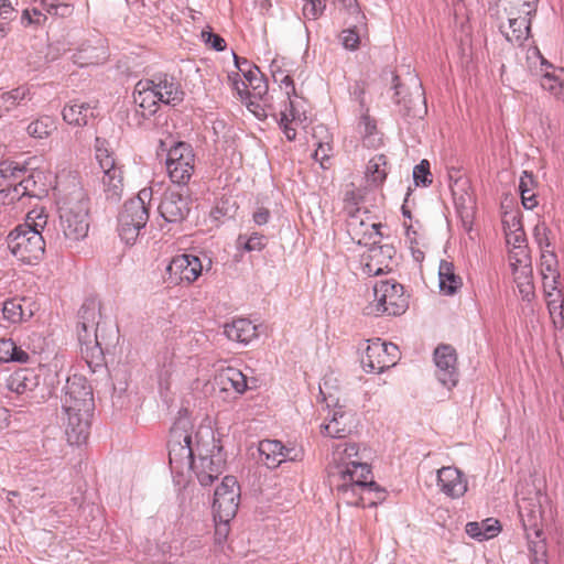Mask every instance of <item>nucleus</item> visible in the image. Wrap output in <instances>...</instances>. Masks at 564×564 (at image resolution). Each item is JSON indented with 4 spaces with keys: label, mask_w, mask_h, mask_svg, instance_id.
Listing matches in <instances>:
<instances>
[{
    "label": "nucleus",
    "mask_w": 564,
    "mask_h": 564,
    "mask_svg": "<svg viewBox=\"0 0 564 564\" xmlns=\"http://www.w3.org/2000/svg\"><path fill=\"white\" fill-rule=\"evenodd\" d=\"M63 409L67 414L66 434L72 444L86 442L89 435V417L94 410L90 386L83 377L74 376L67 380Z\"/></svg>",
    "instance_id": "obj_1"
},
{
    "label": "nucleus",
    "mask_w": 564,
    "mask_h": 564,
    "mask_svg": "<svg viewBox=\"0 0 564 564\" xmlns=\"http://www.w3.org/2000/svg\"><path fill=\"white\" fill-rule=\"evenodd\" d=\"M539 0H499L497 18L506 40L522 45L531 35V23L536 17Z\"/></svg>",
    "instance_id": "obj_2"
},
{
    "label": "nucleus",
    "mask_w": 564,
    "mask_h": 564,
    "mask_svg": "<svg viewBox=\"0 0 564 564\" xmlns=\"http://www.w3.org/2000/svg\"><path fill=\"white\" fill-rule=\"evenodd\" d=\"M196 457L191 469L202 486H209L224 471L226 457L220 440L209 427H199L195 434Z\"/></svg>",
    "instance_id": "obj_3"
},
{
    "label": "nucleus",
    "mask_w": 564,
    "mask_h": 564,
    "mask_svg": "<svg viewBox=\"0 0 564 564\" xmlns=\"http://www.w3.org/2000/svg\"><path fill=\"white\" fill-rule=\"evenodd\" d=\"M89 197L85 189L74 184L72 192L65 194L59 204V225L64 236L78 241L89 230Z\"/></svg>",
    "instance_id": "obj_4"
},
{
    "label": "nucleus",
    "mask_w": 564,
    "mask_h": 564,
    "mask_svg": "<svg viewBox=\"0 0 564 564\" xmlns=\"http://www.w3.org/2000/svg\"><path fill=\"white\" fill-rule=\"evenodd\" d=\"M270 70L275 83L280 87V127L288 140L292 141L296 137L297 127L305 119L304 113L300 110V105L292 97H296L295 86L292 77L286 74L278 59H273Z\"/></svg>",
    "instance_id": "obj_5"
},
{
    "label": "nucleus",
    "mask_w": 564,
    "mask_h": 564,
    "mask_svg": "<svg viewBox=\"0 0 564 564\" xmlns=\"http://www.w3.org/2000/svg\"><path fill=\"white\" fill-rule=\"evenodd\" d=\"M152 199V188L144 187L138 195L128 199L118 215L117 231L127 245H134L141 230L149 221V205Z\"/></svg>",
    "instance_id": "obj_6"
},
{
    "label": "nucleus",
    "mask_w": 564,
    "mask_h": 564,
    "mask_svg": "<svg viewBox=\"0 0 564 564\" xmlns=\"http://www.w3.org/2000/svg\"><path fill=\"white\" fill-rule=\"evenodd\" d=\"M540 273L550 317L555 327H563V295L560 289L558 261L554 249L541 253Z\"/></svg>",
    "instance_id": "obj_7"
},
{
    "label": "nucleus",
    "mask_w": 564,
    "mask_h": 564,
    "mask_svg": "<svg viewBox=\"0 0 564 564\" xmlns=\"http://www.w3.org/2000/svg\"><path fill=\"white\" fill-rule=\"evenodd\" d=\"M359 478L337 490L339 498L349 506L375 507L386 498V492L373 481L371 467H359Z\"/></svg>",
    "instance_id": "obj_8"
},
{
    "label": "nucleus",
    "mask_w": 564,
    "mask_h": 564,
    "mask_svg": "<svg viewBox=\"0 0 564 564\" xmlns=\"http://www.w3.org/2000/svg\"><path fill=\"white\" fill-rule=\"evenodd\" d=\"M408 308L403 286L394 281H379L373 285V300L365 307L367 315L398 316Z\"/></svg>",
    "instance_id": "obj_9"
},
{
    "label": "nucleus",
    "mask_w": 564,
    "mask_h": 564,
    "mask_svg": "<svg viewBox=\"0 0 564 564\" xmlns=\"http://www.w3.org/2000/svg\"><path fill=\"white\" fill-rule=\"evenodd\" d=\"M527 59L540 87L555 100L564 104V68L546 61L536 46L529 50Z\"/></svg>",
    "instance_id": "obj_10"
},
{
    "label": "nucleus",
    "mask_w": 564,
    "mask_h": 564,
    "mask_svg": "<svg viewBox=\"0 0 564 564\" xmlns=\"http://www.w3.org/2000/svg\"><path fill=\"white\" fill-rule=\"evenodd\" d=\"M361 459L360 447L356 443H344L335 448L329 476L336 490L352 481L351 473H356L359 477V467L369 466Z\"/></svg>",
    "instance_id": "obj_11"
},
{
    "label": "nucleus",
    "mask_w": 564,
    "mask_h": 564,
    "mask_svg": "<svg viewBox=\"0 0 564 564\" xmlns=\"http://www.w3.org/2000/svg\"><path fill=\"white\" fill-rule=\"evenodd\" d=\"M547 505V497L539 491L531 497L522 498L518 502L519 516L527 541L530 539H545L543 527Z\"/></svg>",
    "instance_id": "obj_12"
},
{
    "label": "nucleus",
    "mask_w": 564,
    "mask_h": 564,
    "mask_svg": "<svg viewBox=\"0 0 564 564\" xmlns=\"http://www.w3.org/2000/svg\"><path fill=\"white\" fill-rule=\"evenodd\" d=\"M8 248L22 263H39L45 251V242L40 231L21 234L20 229H13L8 236Z\"/></svg>",
    "instance_id": "obj_13"
},
{
    "label": "nucleus",
    "mask_w": 564,
    "mask_h": 564,
    "mask_svg": "<svg viewBox=\"0 0 564 564\" xmlns=\"http://www.w3.org/2000/svg\"><path fill=\"white\" fill-rule=\"evenodd\" d=\"M169 448V459L172 468L181 474L185 468L191 469L192 460L196 457V444L193 445L192 436L185 429L184 422H178L172 427Z\"/></svg>",
    "instance_id": "obj_14"
},
{
    "label": "nucleus",
    "mask_w": 564,
    "mask_h": 564,
    "mask_svg": "<svg viewBox=\"0 0 564 564\" xmlns=\"http://www.w3.org/2000/svg\"><path fill=\"white\" fill-rule=\"evenodd\" d=\"M240 486L234 476H226L216 488L213 502L215 521L230 522L237 514Z\"/></svg>",
    "instance_id": "obj_15"
},
{
    "label": "nucleus",
    "mask_w": 564,
    "mask_h": 564,
    "mask_svg": "<svg viewBox=\"0 0 564 564\" xmlns=\"http://www.w3.org/2000/svg\"><path fill=\"white\" fill-rule=\"evenodd\" d=\"M368 343L365 356L361 359L365 371L381 373L397 365L400 359V351L397 345L386 343L380 338L368 340Z\"/></svg>",
    "instance_id": "obj_16"
},
{
    "label": "nucleus",
    "mask_w": 564,
    "mask_h": 564,
    "mask_svg": "<svg viewBox=\"0 0 564 564\" xmlns=\"http://www.w3.org/2000/svg\"><path fill=\"white\" fill-rule=\"evenodd\" d=\"M166 169L172 182L186 184L195 169V155L189 144L178 142L169 150Z\"/></svg>",
    "instance_id": "obj_17"
},
{
    "label": "nucleus",
    "mask_w": 564,
    "mask_h": 564,
    "mask_svg": "<svg viewBox=\"0 0 564 564\" xmlns=\"http://www.w3.org/2000/svg\"><path fill=\"white\" fill-rule=\"evenodd\" d=\"M357 422L352 410L344 404L335 403L321 425V433L334 438H344L355 431Z\"/></svg>",
    "instance_id": "obj_18"
},
{
    "label": "nucleus",
    "mask_w": 564,
    "mask_h": 564,
    "mask_svg": "<svg viewBox=\"0 0 564 564\" xmlns=\"http://www.w3.org/2000/svg\"><path fill=\"white\" fill-rule=\"evenodd\" d=\"M238 68L243 72L246 80L239 79V74H229L228 82L237 91L240 98L246 95L247 98L263 99L268 95V84L263 79L260 69L253 66L249 69H242L239 59L236 57Z\"/></svg>",
    "instance_id": "obj_19"
},
{
    "label": "nucleus",
    "mask_w": 564,
    "mask_h": 564,
    "mask_svg": "<svg viewBox=\"0 0 564 564\" xmlns=\"http://www.w3.org/2000/svg\"><path fill=\"white\" fill-rule=\"evenodd\" d=\"M203 265L194 254L175 256L166 268L167 281L171 284L192 283L202 274Z\"/></svg>",
    "instance_id": "obj_20"
},
{
    "label": "nucleus",
    "mask_w": 564,
    "mask_h": 564,
    "mask_svg": "<svg viewBox=\"0 0 564 564\" xmlns=\"http://www.w3.org/2000/svg\"><path fill=\"white\" fill-rule=\"evenodd\" d=\"M393 254L394 249L389 245L369 248L360 258L362 273L375 276L391 271Z\"/></svg>",
    "instance_id": "obj_21"
},
{
    "label": "nucleus",
    "mask_w": 564,
    "mask_h": 564,
    "mask_svg": "<svg viewBox=\"0 0 564 564\" xmlns=\"http://www.w3.org/2000/svg\"><path fill=\"white\" fill-rule=\"evenodd\" d=\"M434 361L436 365V376L440 382L452 389L458 381L457 355L449 345H441L434 351Z\"/></svg>",
    "instance_id": "obj_22"
},
{
    "label": "nucleus",
    "mask_w": 564,
    "mask_h": 564,
    "mask_svg": "<svg viewBox=\"0 0 564 564\" xmlns=\"http://www.w3.org/2000/svg\"><path fill=\"white\" fill-rule=\"evenodd\" d=\"M189 212V196L176 191L165 192L159 205V213L167 223H181Z\"/></svg>",
    "instance_id": "obj_23"
},
{
    "label": "nucleus",
    "mask_w": 564,
    "mask_h": 564,
    "mask_svg": "<svg viewBox=\"0 0 564 564\" xmlns=\"http://www.w3.org/2000/svg\"><path fill=\"white\" fill-rule=\"evenodd\" d=\"M39 311L35 300L28 296H15L3 303L2 315L10 324L28 323Z\"/></svg>",
    "instance_id": "obj_24"
},
{
    "label": "nucleus",
    "mask_w": 564,
    "mask_h": 564,
    "mask_svg": "<svg viewBox=\"0 0 564 564\" xmlns=\"http://www.w3.org/2000/svg\"><path fill=\"white\" fill-rule=\"evenodd\" d=\"M261 460L269 468H275L281 463L289 460H299L303 456L301 449H289L276 440H263L259 444Z\"/></svg>",
    "instance_id": "obj_25"
},
{
    "label": "nucleus",
    "mask_w": 564,
    "mask_h": 564,
    "mask_svg": "<svg viewBox=\"0 0 564 564\" xmlns=\"http://www.w3.org/2000/svg\"><path fill=\"white\" fill-rule=\"evenodd\" d=\"M437 486L447 497L458 499L466 494L468 481L458 468L445 466L437 470Z\"/></svg>",
    "instance_id": "obj_26"
},
{
    "label": "nucleus",
    "mask_w": 564,
    "mask_h": 564,
    "mask_svg": "<svg viewBox=\"0 0 564 564\" xmlns=\"http://www.w3.org/2000/svg\"><path fill=\"white\" fill-rule=\"evenodd\" d=\"M153 87V83L149 79L138 82L134 87L133 102L135 110L144 118L153 116L162 102Z\"/></svg>",
    "instance_id": "obj_27"
},
{
    "label": "nucleus",
    "mask_w": 564,
    "mask_h": 564,
    "mask_svg": "<svg viewBox=\"0 0 564 564\" xmlns=\"http://www.w3.org/2000/svg\"><path fill=\"white\" fill-rule=\"evenodd\" d=\"M397 104L403 106L404 113L411 117H422L426 112L424 94L421 84H416L414 91L406 98L404 87L399 83V76L393 77Z\"/></svg>",
    "instance_id": "obj_28"
},
{
    "label": "nucleus",
    "mask_w": 564,
    "mask_h": 564,
    "mask_svg": "<svg viewBox=\"0 0 564 564\" xmlns=\"http://www.w3.org/2000/svg\"><path fill=\"white\" fill-rule=\"evenodd\" d=\"M149 80L153 83V90L158 94L162 104L176 106L183 101L184 91L180 83L172 76L161 75Z\"/></svg>",
    "instance_id": "obj_29"
},
{
    "label": "nucleus",
    "mask_w": 564,
    "mask_h": 564,
    "mask_svg": "<svg viewBox=\"0 0 564 564\" xmlns=\"http://www.w3.org/2000/svg\"><path fill=\"white\" fill-rule=\"evenodd\" d=\"M215 382L223 392L232 390L237 394H243L248 389L247 377L234 367L220 369L215 377Z\"/></svg>",
    "instance_id": "obj_30"
},
{
    "label": "nucleus",
    "mask_w": 564,
    "mask_h": 564,
    "mask_svg": "<svg viewBox=\"0 0 564 564\" xmlns=\"http://www.w3.org/2000/svg\"><path fill=\"white\" fill-rule=\"evenodd\" d=\"M96 107L89 102L73 101L63 108L62 116L66 123L85 127L95 117Z\"/></svg>",
    "instance_id": "obj_31"
},
{
    "label": "nucleus",
    "mask_w": 564,
    "mask_h": 564,
    "mask_svg": "<svg viewBox=\"0 0 564 564\" xmlns=\"http://www.w3.org/2000/svg\"><path fill=\"white\" fill-rule=\"evenodd\" d=\"M510 265L512 267L513 280L522 299L530 301L534 295L530 258L528 257L527 262H517V259L510 260Z\"/></svg>",
    "instance_id": "obj_32"
},
{
    "label": "nucleus",
    "mask_w": 564,
    "mask_h": 564,
    "mask_svg": "<svg viewBox=\"0 0 564 564\" xmlns=\"http://www.w3.org/2000/svg\"><path fill=\"white\" fill-rule=\"evenodd\" d=\"M438 286L444 295H454L463 286V279L456 273L453 262L442 260L438 267Z\"/></svg>",
    "instance_id": "obj_33"
},
{
    "label": "nucleus",
    "mask_w": 564,
    "mask_h": 564,
    "mask_svg": "<svg viewBox=\"0 0 564 564\" xmlns=\"http://www.w3.org/2000/svg\"><path fill=\"white\" fill-rule=\"evenodd\" d=\"M225 334L230 340L248 344L257 337V326L247 318H238L225 326Z\"/></svg>",
    "instance_id": "obj_34"
},
{
    "label": "nucleus",
    "mask_w": 564,
    "mask_h": 564,
    "mask_svg": "<svg viewBox=\"0 0 564 564\" xmlns=\"http://www.w3.org/2000/svg\"><path fill=\"white\" fill-rule=\"evenodd\" d=\"M465 531L470 538L484 541L497 536L501 531V525L497 519L488 518L480 522H468Z\"/></svg>",
    "instance_id": "obj_35"
},
{
    "label": "nucleus",
    "mask_w": 564,
    "mask_h": 564,
    "mask_svg": "<svg viewBox=\"0 0 564 564\" xmlns=\"http://www.w3.org/2000/svg\"><path fill=\"white\" fill-rule=\"evenodd\" d=\"M379 227L376 223H369L364 219L359 209L351 214L347 219V228L354 240H357L359 243L367 239L371 238L373 232H377V228Z\"/></svg>",
    "instance_id": "obj_36"
},
{
    "label": "nucleus",
    "mask_w": 564,
    "mask_h": 564,
    "mask_svg": "<svg viewBox=\"0 0 564 564\" xmlns=\"http://www.w3.org/2000/svg\"><path fill=\"white\" fill-rule=\"evenodd\" d=\"M24 170L14 165L12 162H3L0 164V192H9L11 188L18 189L22 186Z\"/></svg>",
    "instance_id": "obj_37"
},
{
    "label": "nucleus",
    "mask_w": 564,
    "mask_h": 564,
    "mask_svg": "<svg viewBox=\"0 0 564 564\" xmlns=\"http://www.w3.org/2000/svg\"><path fill=\"white\" fill-rule=\"evenodd\" d=\"M102 191L107 199L118 200L123 192L122 169H113L112 172H105L100 178Z\"/></svg>",
    "instance_id": "obj_38"
},
{
    "label": "nucleus",
    "mask_w": 564,
    "mask_h": 564,
    "mask_svg": "<svg viewBox=\"0 0 564 564\" xmlns=\"http://www.w3.org/2000/svg\"><path fill=\"white\" fill-rule=\"evenodd\" d=\"M538 182L531 172L524 171L520 177L519 191L521 194V202L524 208L533 209L538 206L536 198Z\"/></svg>",
    "instance_id": "obj_39"
},
{
    "label": "nucleus",
    "mask_w": 564,
    "mask_h": 564,
    "mask_svg": "<svg viewBox=\"0 0 564 564\" xmlns=\"http://www.w3.org/2000/svg\"><path fill=\"white\" fill-rule=\"evenodd\" d=\"M101 317L100 302L95 299L87 300L79 310V325L84 332L98 325Z\"/></svg>",
    "instance_id": "obj_40"
},
{
    "label": "nucleus",
    "mask_w": 564,
    "mask_h": 564,
    "mask_svg": "<svg viewBox=\"0 0 564 564\" xmlns=\"http://www.w3.org/2000/svg\"><path fill=\"white\" fill-rule=\"evenodd\" d=\"M505 235L507 243L513 247L509 253V260L517 259V262H527L529 253L524 230L507 231Z\"/></svg>",
    "instance_id": "obj_41"
},
{
    "label": "nucleus",
    "mask_w": 564,
    "mask_h": 564,
    "mask_svg": "<svg viewBox=\"0 0 564 564\" xmlns=\"http://www.w3.org/2000/svg\"><path fill=\"white\" fill-rule=\"evenodd\" d=\"M34 377L28 370H19L12 373L8 379V388L12 392L23 394L31 391L35 386Z\"/></svg>",
    "instance_id": "obj_42"
},
{
    "label": "nucleus",
    "mask_w": 564,
    "mask_h": 564,
    "mask_svg": "<svg viewBox=\"0 0 564 564\" xmlns=\"http://www.w3.org/2000/svg\"><path fill=\"white\" fill-rule=\"evenodd\" d=\"M29 360V355L23 349L18 347L15 343L10 338H1L0 339V361L9 362V361H18V362H26Z\"/></svg>",
    "instance_id": "obj_43"
},
{
    "label": "nucleus",
    "mask_w": 564,
    "mask_h": 564,
    "mask_svg": "<svg viewBox=\"0 0 564 564\" xmlns=\"http://www.w3.org/2000/svg\"><path fill=\"white\" fill-rule=\"evenodd\" d=\"M56 128L57 126L54 118L50 116H42L36 120L32 121L28 126L26 131L29 135L32 138L44 139L50 137L53 133V131L56 130Z\"/></svg>",
    "instance_id": "obj_44"
},
{
    "label": "nucleus",
    "mask_w": 564,
    "mask_h": 564,
    "mask_svg": "<svg viewBox=\"0 0 564 564\" xmlns=\"http://www.w3.org/2000/svg\"><path fill=\"white\" fill-rule=\"evenodd\" d=\"M47 224V215L43 208H34L28 213L25 221L14 229H20L21 234L29 231H42Z\"/></svg>",
    "instance_id": "obj_45"
},
{
    "label": "nucleus",
    "mask_w": 564,
    "mask_h": 564,
    "mask_svg": "<svg viewBox=\"0 0 564 564\" xmlns=\"http://www.w3.org/2000/svg\"><path fill=\"white\" fill-rule=\"evenodd\" d=\"M387 158L383 154L375 155L367 165V176L376 185L382 184L387 177Z\"/></svg>",
    "instance_id": "obj_46"
},
{
    "label": "nucleus",
    "mask_w": 564,
    "mask_h": 564,
    "mask_svg": "<svg viewBox=\"0 0 564 564\" xmlns=\"http://www.w3.org/2000/svg\"><path fill=\"white\" fill-rule=\"evenodd\" d=\"M325 133L324 140L316 141V150L314 152V159L318 161L322 165V167L325 166V162L328 161V159L332 155V144H330V137L327 133V129L324 126H318L314 130V138H317V134Z\"/></svg>",
    "instance_id": "obj_47"
},
{
    "label": "nucleus",
    "mask_w": 564,
    "mask_h": 564,
    "mask_svg": "<svg viewBox=\"0 0 564 564\" xmlns=\"http://www.w3.org/2000/svg\"><path fill=\"white\" fill-rule=\"evenodd\" d=\"M241 100L246 102L247 108L258 118L267 117V110L271 111L273 116H280V102L278 104V106L274 104H267L265 97L263 99H254L247 98L246 95L243 96V98H241Z\"/></svg>",
    "instance_id": "obj_48"
},
{
    "label": "nucleus",
    "mask_w": 564,
    "mask_h": 564,
    "mask_svg": "<svg viewBox=\"0 0 564 564\" xmlns=\"http://www.w3.org/2000/svg\"><path fill=\"white\" fill-rule=\"evenodd\" d=\"M96 160L98 161L99 167L105 172H112L113 169H121L107 148L104 147V142L99 138L96 139Z\"/></svg>",
    "instance_id": "obj_49"
},
{
    "label": "nucleus",
    "mask_w": 564,
    "mask_h": 564,
    "mask_svg": "<svg viewBox=\"0 0 564 564\" xmlns=\"http://www.w3.org/2000/svg\"><path fill=\"white\" fill-rule=\"evenodd\" d=\"M528 547L531 556V564H549L546 539H530Z\"/></svg>",
    "instance_id": "obj_50"
},
{
    "label": "nucleus",
    "mask_w": 564,
    "mask_h": 564,
    "mask_svg": "<svg viewBox=\"0 0 564 564\" xmlns=\"http://www.w3.org/2000/svg\"><path fill=\"white\" fill-rule=\"evenodd\" d=\"M337 4L339 10H343L347 14L351 15L356 20L357 24L361 25L365 32H367V18L366 14L361 11L357 0H337Z\"/></svg>",
    "instance_id": "obj_51"
},
{
    "label": "nucleus",
    "mask_w": 564,
    "mask_h": 564,
    "mask_svg": "<svg viewBox=\"0 0 564 564\" xmlns=\"http://www.w3.org/2000/svg\"><path fill=\"white\" fill-rule=\"evenodd\" d=\"M28 96L29 88L21 86L10 91L3 93L0 96V102L7 110H10L20 105V102L26 99Z\"/></svg>",
    "instance_id": "obj_52"
},
{
    "label": "nucleus",
    "mask_w": 564,
    "mask_h": 564,
    "mask_svg": "<svg viewBox=\"0 0 564 564\" xmlns=\"http://www.w3.org/2000/svg\"><path fill=\"white\" fill-rule=\"evenodd\" d=\"M238 243L243 246L246 251H260L267 246V238L258 232L250 236L240 235L238 237Z\"/></svg>",
    "instance_id": "obj_53"
},
{
    "label": "nucleus",
    "mask_w": 564,
    "mask_h": 564,
    "mask_svg": "<svg viewBox=\"0 0 564 564\" xmlns=\"http://www.w3.org/2000/svg\"><path fill=\"white\" fill-rule=\"evenodd\" d=\"M550 235L551 230L545 223H539L534 227L533 236L540 247L541 253L545 251V249H553Z\"/></svg>",
    "instance_id": "obj_54"
},
{
    "label": "nucleus",
    "mask_w": 564,
    "mask_h": 564,
    "mask_svg": "<svg viewBox=\"0 0 564 564\" xmlns=\"http://www.w3.org/2000/svg\"><path fill=\"white\" fill-rule=\"evenodd\" d=\"M46 14L42 12V10L39 7L23 10L21 17V21L25 26L43 25L46 22Z\"/></svg>",
    "instance_id": "obj_55"
},
{
    "label": "nucleus",
    "mask_w": 564,
    "mask_h": 564,
    "mask_svg": "<svg viewBox=\"0 0 564 564\" xmlns=\"http://www.w3.org/2000/svg\"><path fill=\"white\" fill-rule=\"evenodd\" d=\"M357 24L341 31L340 40L345 48L358 50L360 45V33L356 30Z\"/></svg>",
    "instance_id": "obj_56"
},
{
    "label": "nucleus",
    "mask_w": 564,
    "mask_h": 564,
    "mask_svg": "<svg viewBox=\"0 0 564 564\" xmlns=\"http://www.w3.org/2000/svg\"><path fill=\"white\" fill-rule=\"evenodd\" d=\"M502 225L505 234L523 229L520 212L517 209L506 210L502 215Z\"/></svg>",
    "instance_id": "obj_57"
},
{
    "label": "nucleus",
    "mask_w": 564,
    "mask_h": 564,
    "mask_svg": "<svg viewBox=\"0 0 564 564\" xmlns=\"http://www.w3.org/2000/svg\"><path fill=\"white\" fill-rule=\"evenodd\" d=\"M325 10V0H306L303 6V14L307 19H318Z\"/></svg>",
    "instance_id": "obj_58"
},
{
    "label": "nucleus",
    "mask_w": 564,
    "mask_h": 564,
    "mask_svg": "<svg viewBox=\"0 0 564 564\" xmlns=\"http://www.w3.org/2000/svg\"><path fill=\"white\" fill-rule=\"evenodd\" d=\"M430 175V163L427 160H422L420 164H417L413 170V177L416 185H429L432 183V180L429 178Z\"/></svg>",
    "instance_id": "obj_59"
},
{
    "label": "nucleus",
    "mask_w": 564,
    "mask_h": 564,
    "mask_svg": "<svg viewBox=\"0 0 564 564\" xmlns=\"http://www.w3.org/2000/svg\"><path fill=\"white\" fill-rule=\"evenodd\" d=\"M203 36L206 41V43L214 50L216 51H224L225 47H226V42L225 40L218 35V34H215V33H203Z\"/></svg>",
    "instance_id": "obj_60"
},
{
    "label": "nucleus",
    "mask_w": 564,
    "mask_h": 564,
    "mask_svg": "<svg viewBox=\"0 0 564 564\" xmlns=\"http://www.w3.org/2000/svg\"><path fill=\"white\" fill-rule=\"evenodd\" d=\"M228 524H229V522L216 521L215 536H216V541L218 543H221L226 540V538L229 533Z\"/></svg>",
    "instance_id": "obj_61"
},
{
    "label": "nucleus",
    "mask_w": 564,
    "mask_h": 564,
    "mask_svg": "<svg viewBox=\"0 0 564 564\" xmlns=\"http://www.w3.org/2000/svg\"><path fill=\"white\" fill-rule=\"evenodd\" d=\"M36 3L37 0H34ZM57 1L56 0H39V8L44 12L45 14H52L54 15V12H56L57 8Z\"/></svg>",
    "instance_id": "obj_62"
},
{
    "label": "nucleus",
    "mask_w": 564,
    "mask_h": 564,
    "mask_svg": "<svg viewBox=\"0 0 564 564\" xmlns=\"http://www.w3.org/2000/svg\"><path fill=\"white\" fill-rule=\"evenodd\" d=\"M14 12L10 0H0V20H9Z\"/></svg>",
    "instance_id": "obj_63"
},
{
    "label": "nucleus",
    "mask_w": 564,
    "mask_h": 564,
    "mask_svg": "<svg viewBox=\"0 0 564 564\" xmlns=\"http://www.w3.org/2000/svg\"><path fill=\"white\" fill-rule=\"evenodd\" d=\"M270 218V213L267 208L260 207L253 214V220L258 225H264Z\"/></svg>",
    "instance_id": "obj_64"
}]
</instances>
